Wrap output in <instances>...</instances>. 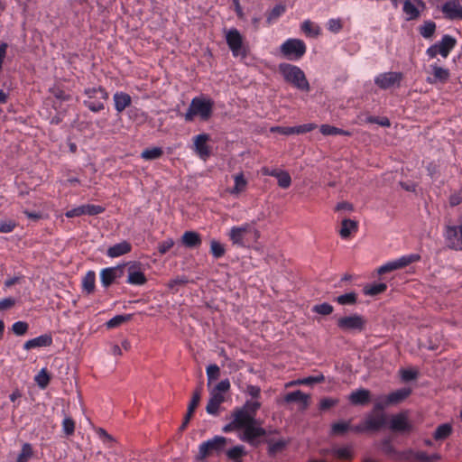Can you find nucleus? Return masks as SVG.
<instances>
[{
    "label": "nucleus",
    "mask_w": 462,
    "mask_h": 462,
    "mask_svg": "<svg viewBox=\"0 0 462 462\" xmlns=\"http://www.w3.org/2000/svg\"><path fill=\"white\" fill-rule=\"evenodd\" d=\"M364 420L367 432L379 431L386 425H388V429L391 431L400 434H410L415 430L407 411H401L392 415L388 423L387 415L383 412L369 413L365 417Z\"/></svg>",
    "instance_id": "nucleus-1"
},
{
    "label": "nucleus",
    "mask_w": 462,
    "mask_h": 462,
    "mask_svg": "<svg viewBox=\"0 0 462 462\" xmlns=\"http://www.w3.org/2000/svg\"><path fill=\"white\" fill-rule=\"evenodd\" d=\"M228 237L234 245L247 247L255 243L260 237V232L254 222H246L240 226H232Z\"/></svg>",
    "instance_id": "nucleus-2"
},
{
    "label": "nucleus",
    "mask_w": 462,
    "mask_h": 462,
    "mask_svg": "<svg viewBox=\"0 0 462 462\" xmlns=\"http://www.w3.org/2000/svg\"><path fill=\"white\" fill-rule=\"evenodd\" d=\"M278 70L283 79L295 88L304 92L310 90L306 75L300 67L291 63H281L278 66Z\"/></svg>",
    "instance_id": "nucleus-3"
},
{
    "label": "nucleus",
    "mask_w": 462,
    "mask_h": 462,
    "mask_svg": "<svg viewBox=\"0 0 462 462\" xmlns=\"http://www.w3.org/2000/svg\"><path fill=\"white\" fill-rule=\"evenodd\" d=\"M214 101L205 97H196L191 99L189 108L184 115L187 122L194 120L195 116H199L202 120H208L213 113Z\"/></svg>",
    "instance_id": "nucleus-4"
},
{
    "label": "nucleus",
    "mask_w": 462,
    "mask_h": 462,
    "mask_svg": "<svg viewBox=\"0 0 462 462\" xmlns=\"http://www.w3.org/2000/svg\"><path fill=\"white\" fill-rule=\"evenodd\" d=\"M84 94L88 99L83 101V105L94 113H98L105 108V101L108 99V93L103 87L87 88Z\"/></svg>",
    "instance_id": "nucleus-5"
},
{
    "label": "nucleus",
    "mask_w": 462,
    "mask_h": 462,
    "mask_svg": "<svg viewBox=\"0 0 462 462\" xmlns=\"http://www.w3.org/2000/svg\"><path fill=\"white\" fill-rule=\"evenodd\" d=\"M280 52L288 60L298 61L307 52L306 43L298 38H289L280 46Z\"/></svg>",
    "instance_id": "nucleus-6"
},
{
    "label": "nucleus",
    "mask_w": 462,
    "mask_h": 462,
    "mask_svg": "<svg viewBox=\"0 0 462 462\" xmlns=\"http://www.w3.org/2000/svg\"><path fill=\"white\" fill-rule=\"evenodd\" d=\"M457 45L455 37L449 34H444L440 41L430 45L425 51L430 60L435 59L438 55L446 59Z\"/></svg>",
    "instance_id": "nucleus-7"
},
{
    "label": "nucleus",
    "mask_w": 462,
    "mask_h": 462,
    "mask_svg": "<svg viewBox=\"0 0 462 462\" xmlns=\"http://www.w3.org/2000/svg\"><path fill=\"white\" fill-rule=\"evenodd\" d=\"M227 439L223 436H215L214 438L202 442L199 446L198 459H205L214 454L219 455L225 450Z\"/></svg>",
    "instance_id": "nucleus-8"
},
{
    "label": "nucleus",
    "mask_w": 462,
    "mask_h": 462,
    "mask_svg": "<svg viewBox=\"0 0 462 462\" xmlns=\"http://www.w3.org/2000/svg\"><path fill=\"white\" fill-rule=\"evenodd\" d=\"M420 260V255L418 254H405L398 259H395L393 261L388 262L384 263L383 265L380 266L377 270V273L379 274H384L398 269L404 268L411 263L419 262Z\"/></svg>",
    "instance_id": "nucleus-9"
},
{
    "label": "nucleus",
    "mask_w": 462,
    "mask_h": 462,
    "mask_svg": "<svg viewBox=\"0 0 462 462\" xmlns=\"http://www.w3.org/2000/svg\"><path fill=\"white\" fill-rule=\"evenodd\" d=\"M403 74L397 71L383 72L374 78V84L381 89L386 90L391 88L400 87Z\"/></svg>",
    "instance_id": "nucleus-10"
},
{
    "label": "nucleus",
    "mask_w": 462,
    "mask_h": 462,
    "mask_svg": "<svg viewBox=\"0 0 462 462\" xmlns=\"http://www.w3.org/2000/svg\"><path fill=\"white\" fill-rule=\"evenodd\" d=\"M366 320L358 314L342 317L337 319V325L343 331L361 332L365 329Z\"/></svg>",
    "instance_id": "nucleus-11"
},
{
    "label": "nucleus",
    "mask_w": 462,
    "mask_h": 462,
    "mask_svg": "<svg viewBox=\"0 0 462 462\" xmlns=\"http://www.w3.org/2000/svg\"><path fill=\"white\" fill-rule=\"evenodd\" d=\"M265 435L266 430L263 428L257 426L256 422H253L243 429V433L239 436V439L242 441L256 448L260 444L258 439L264 437Z\"/></svg>",
    "instance_id": "nucleus-12"
},
{
    "label": "nucleus",
    "mask_w": 462,
    "mask_h": 462,
    "mask_svg": "<svg viewBox=\"0 0 462 462\" xmlns=\"http://www.w3.org/2000/svg\"><path fill=\"white\" fill-rule=\"evenodd\" d=\"M226 41L233 56H245V51L243 50V37L237 29H230L226 34Z\"/></svg>",
    "instance_id": "nucleus-13"
},
{
    "label": "nucleus",
    "mask_w": 462,
    "mask_h": 462,
    "mask_svg": "<svg viewBox=\"0 0 462 462\" xmlns=\"http://www.w3.org/2000/svg\"><path fill=\"white\" fill-rule=\"evenodd\" d=\"M209 134H200L193 137V150L199 159L206 162L211 155V148L208 145Z\"/></svg>",
    "instance_id": "nucleus-14"
},
{
    "label": "nucleus",
    "mask_w": 462,
    "mask_h": 462,
    "mask_svg": "<svg viewBox=\"0 0 462 462\" xmlns=\"http://www.w3.org/2000/svg\"><path fill=\"white\" fill-rule=\"evenodd\" d=\"M445 236L450 248L462 250V226H447Z\"/></svg>",
    "instance_id": "nucleus-15"
},
{
    "label": "nucleus",
    "mask_w": 462,
    "mask_h": 462,
    "mask_svg": "<svg viewBox=\"0 0 462 462\" xmlns=\"http://www.w3.org/2000/svg\"><path fill=\"white\" fill-rule=\"evenodd\" d=\"M441 12L448 20H462V5L458 0H448L441 6Z\"/></svg>",
    "instance_id": "nucleus-16"
},
{
    "label": "nucleus",
    "mask_w": 462,
    "mask_h": 462,
    "mask_svg": "<svg viewBox=\"0 0 462 462\" xmlns=\"http://www.w3.org/2000/svg\"><path fill=\"white\" fill-rule=\"evenodd\" d=\"M123 266L107 267L100 272V281L105 288L109 287L117 278L123 275Z\"/></svg>",
    "instance_id": "nucleus-17"
},
{
    "label": "nucleus",
    "mask_w": 462,
    "mask_h": 462,
    "mask_svg": "<svg viewBox=\"0 0 462 462\" xmlns=\"http://www.w3.org/2000/svg\"><path fill=\"white\" fill-rule=\"evenodd\" d=\"M233 425L243 430L253 422H256L254 414L249 413L245 409H238L233 412Z\"/></svg>",
    "instance_id": "nucleus-18"
},
{
    "label": "nucleus",
    "mask_w": 462,
    "mask_h": 462,
    "mask_svg": "<svg viewBox=\"0 0 462 462\" xmlns=\"http://www.w3.org/2000/svg\"><path fill=\"white\" fill-rule=\"evenodd\" d=\"M430 69L431 70L432 78L429 77L427 79V81L429 83H446L448 80L450 73L448 69L442 68L439 66L437 63L430 64Z\"/></svg>",
    "instance_id": "nucleus-19"
},
{
    "label": "nucleus",
    "mask_w": 462,
    "mask_h": 462,
    "mask_svg": "<svg viewBox=\"0 0 462 462\" xmlns=\"http://www.w3.org/2000/svg\"><path fill=\"white\" fill-rule=\"evenodd\" d=\"M147 279L144 273L140 270V265L134 263L128 268L126 282L131 285L141 286L145 284Z\"/></svg>",
    "instance_id": "nucleus-20"
},
{
    "label": "nucleus",
    "mask_w": 462,
    "mask_h": 462,
    "mask_svg": "<svg viewBox=\"0 0 462 462\" xmlns=\"http://www.w3.org/2000/svg\"><path fill=\"white\" fill-rule=\"evenodd\" d=\"M53 339L51 334H43L37 337L27 340L23 344V349L30 350L38 347H46L51 346Z\"/></svg>",
    "instance_id": "nucleus-21"
},
{
    "label": "nucleus",
    "mask_w": 462,
    "mask_h": 462,
    "mask_svg": "<svg viewBox=\"0 0 462 462\" xmlns=\"http://www.w3.org/2000/svg\"><path fill=\"white\" fill-rule=\"evenodd\" d=\"M370 391L364 388L352 392L348 396V401L353 405H366L370 402Z\"/></svg>",
    "instance_id": "nucleus-22"
},
{
    "label": "nucleus",
    "mask_w": 462,
    "mask_h": 462,
    "mask_svg": "<svg viewBox=\"0 0 462 462\" xmlns=\"http://www.w3.org/2000/svg\"><path fill=\"white\" fill-rule=\"evenodd\" d=\"M132 245L128 241L124 240L108 247L106 250V255L110 258H116L129 254L132 251Z\"/></svg>",
    "instance_id": "nucleus-23"
},
{
    "label": "nucleus",
    "mask_w": 462,
    "mask_h": 462,
    "mask_svg": "<svg viewBox=\"0 0 462 462\" xmlns=\"http://www.w3.org/2000/svg\"><path fill=\"white\" fill-rule=\"evenodd\" d=\"M115 109L117 113H122L126 107L132 104V97L129 94L117 91L113 96Z\"/></svg>",
    "instance_id": "nucleus-24"
},
{
    "label": "nucleus",
    "mask_w": 462,
    "mask_h": 462,
    "mask_svg": "<svg viewBox=\"0 0 462 462\" xmlns=\"http://www.w3.org/2000/svg\"><path fill=\"white\" fill-rule=\"evenodd\" d=\"M247 455V451L243 445L234 446L226 450V456L231 462H244V457Z\"/></svg>",
    "instance_id": "nucleus-25"
},
{
    "label": "nucleus",
    "mask_w": 462,
    "mask_h": 462,
    "mask_svg": "<svg viewBox=\"0 0 462 462\" xmlns=\"http://www.w3.org/2000/svg\"><path fill=\"white\" fill-rule=\"evenodd\" d=\"M200 235L195 231H186L181 236V243L188 248H196L201 245Z\"/></svg>",
    "instance_id": "nucleus-26"
},
{
    "label": "nucleus",
    "mask_w": 462,
    "mask_h": 462,
    "mask_svg": "<svg viewBox=\"0 0 462 462\" xmlns=\"http://www.w3.org/2000/svg\"><path fill=\"white\" fill-rule=\"evenodd\" d=\"M411 394V389L408 387L398 389L394 392L390 393L387 394L388 402H390L391 405L398 404L403 402L405 399H407Z\"/></svg>",
    "instance_id": "nucleus-27"
},
{
    "label": "nucleus",
    "mask_w": 462,
    "mask_h": 462,
    "mask_svg": "<svg viewBox=\"0 0 462 462\" xmlns=\"http://www.w3.org/2000/svg\"><path fill=\"white\" fill-rule=\"evenodd\" d=\"M300 29L307 37L310 38H317L321 33L320 27L310 20H305L301 23Z\"/></svg>",
    "instance_id": "nucleus-28"
},
{
    "label": "nucleus",
    "mask_w": 462,
    "mask_h": 462,
    "mask_svg": "<svg viewBox=\"0 0 462 462\" xmlns=\"http://www.w3.org/2000/svg\"><path fill=\"white\" fill-rule=\"evenodd\" d=\"M286 12V6L282 4L274 5L271 10L266 13V23L271 25L278 21Z\"/></svg>",
    "instance_id": "nucleus-29"
},
{
    "label": "nucleus",
    "mask_w": 462,
    "mask_h": 462,
    "mask_svg": "<svg viewBox=\"0 0 462 462\" xmlns=\"http://www.w3.org/2000/svg\"><path fill=\"white\" fill-rule=\"evenodd\" d=\"M402 11L407 21L417 20L420 16V11L411 0L403 1Z\"/></svg>",
    "instance_id": "nucleus-30"
},
{
    "label": "nucleus",
    "mask_w": 462,
    "mask_h": 462,
    "mask_svg": "<svg viewBox=\"0 0 462 462\" xmlns=\"http://www.w3.org/2000/svg\"><path fill=\"white\" fill-rule=\"evenodd\" d=\"M310 396L305 394L300 390L291 392L287 393L284 396V401L288 403L290 402H300L303 404L304 408L307 407Z\"/></svg>",
    "instance_id": "nucleus-31"
},
{
    "label": "nucleus",
    "mask_w": 462,
    "mask_h": 462,
    "mask_svg": "<svg viewBox=\"0 0 462 462\" xmlns=\"http://www.w3.org/2000/svg\"><path fill=\"white\" fill-rule=\"evenodd\" d=\"M436 30H437V24L435 22H433L431 20L425 21L418 28L419 33L424 39H431L434 36Z\"/></svg>",
    "instance_id": "nucleus-32"
},
{
    "label": "nucleus",
    "mask_w": 462,
    "mask_h": 462,
    "mask_svg": "<svg viewBox=\"0 0 462 462\" xmlns=\"http://www.w3.org/2000/svg\"><path fill=\"white\" fill-rule=\"evenodd\" d=\"M95 284H96V273L94 271H88L82 279L83 290L87 293L90 294L95 290Z\"/></svg>",
    "instance_id": "nucleus-33"
},
{
    "label": "nucleus",
    "mask_w": 462,
    "mask_h": 462,
    "mask_svg": "<svg viewBox=\"0 0 462 462\" xmlns=\"http://www.w3.org/2000/svg\"><path fill=\"white\" fill-rule=\"evenodd\" d=\"M320 133L323 135H345V136H350L351 133L349 131L337 128L333 125H322L319 128Z\"/></svg>",
    "instance_id": "nucleus-34"
},
{
    "label": "nucleus",
    "mask_w": 462,
    "mask_h": 462,
    "mask_svg": "<svg viewBox=\"0 0 462 462\" xmlns=\"http://www.w3.org/2000/svg\"><path fill=\"white\" fill-rule=\"evenodd\" d=\"M452 433V426L449 423H443L436 429L433 438L435 440H443Z\"/></svg>",
    "instance_id": "nucleus-35"
},
{
    "label": "nucleus",
    "mask_w": 462,
    "mask_h": 462,
    "mask_svg": "<svg viewBox=\"0 0 462 462\" xmlns=\"http://www.w3.org/2000/svg\"><path fill=\"white\" fill-rule=\"evenodd\" d=\"M357 230V224L351 219H344L341 223L339 234L342 238H347L353 231Z\"/></svg>",
    "instance_id": "nucleus-36"
},
{
    "label": "nucleus",
    "mask_w": 462,
    "mask_h": 462,
    "mask_svg": "<svg viewBox=\"0 0 462 462\" xmlns=\"http://www.w3.org/2000/svg\"><path fill=\"white\" fill-rule=\"evenodd\" d=\"M235 186L230 190V193L233 195H238L243 192L246 186L247 180H245L244 174L241 172L234 176Z\"/></svg>",
    "instance_id": "nucleus-37"
},
{
    "label": "nucleus",
    "mask_w": 462,
    "mask_h": 462,
    "mask_svg": "<svg viewBox=\"0 0 462 462\" xmlns=\"http://www.w3.org/2000/svg\"><path fill=\"white\" fill-rule=\"evenodd\" d=\"M380 448L382 452L390 457H395L399 455L396 448L392 444V439L390 438H384L380 442Z\"/></svg>",
    "instance_id": "nucleus-38"
},
{
    "label": "nucleus",
    "mask_w": 462,
    "mask_h": 462,
    "mask_svg": "<svg viewBox=\"0 0 462 462\" xmlns=\"http://www.w3.org/2000/svg\"><path fill=\"white\" fill-rule=\"evenodd\" d=\"M332 454L343 461H351L354 458V453L349 447L333 448Z\"/></svg>",
    "instance_id": "nucleus-39"
},
{
    "label": "nucleus",
    "mask_w": 462,
    "mask_h": 462,
    "mask_svg": "<svg viewBox=\"0 0 462 462\" xmlns=\"http://www.w3.org/2000/svg\"><path fill=\"white\" fill-rule=\"evenodd\" d=\"M33 457L32 446L30 443H23L15 462H28Z\"/></svg>",
    "instance_id": "nucleus-40"
},
{
    "label": "nucleus",
    "mask_w": 462,
    "mask_h": 462,
    "mask_svg": "<svg viewBox=\"0 0 462 462\" xmlns=\"http://www.w3.org/2000/svg\"><path fill=\"white\" fill-rule=\"evenodd\" d=\"M98 439L103 442L105 446L107 448H112L113 444L116 442L114 437L110 435L106 430L103 428H95L94 429Z\"/></svg>",
    "instance_id": "nucleus-41"
},
{
    "label": "nucleus",
    "mask_w": 462,
    "mask_h": 462,
    "mask_svg": "<svg viewBox=\"0 0 462 462\" xmlns=\"http://www.w3.org/2000/svg\"><path fill=\"white\" fill-rule=\"evenodd\" d=\"M163 154V151L161 147H152L143 150L141 153V157L145 161H152L159 159Z\"/></svg>",
    "instance_id": "nucleus-42"
},
{
    "label": "nucleus",
    "mask_w": 462,
    "mask_h": 462,
    "mask_svg": "<svg viewBox=\"0 0 462 462\" xmlns=\"http://www.w3.org/2000/svg\"><path fill=\"white\" fill-rule=\"evenodd\" d=\"M387 289V286L385 283L380 282V283H374L371 285H367L364 288V293L368 296H375L378 295L383 291H385Z\"/></svg>",
    "instance_id": "nucleus-43"
},
{
    "label": "nucleus",
    "mask_w": 462,
    "mask_h": 462,
    "mask_svg": "<svg viewBox=\"0 0 462 462\" xmlns=\"http://www.w3.org/2000/svg\"><path fill=\"white\" fill-rule=\"evenodd\" d=\"M34 381L41 389H45L50 383L51 377L46 368H42L34 377Z\"/></svg>",
    "instance_id": "nucleus-44"
},
{
    "label": "nucleus",
    "mask_w": 462,
    "mask_h": 462,
    "mask_svg": "<svg viewBox=\"0 0 462 462\" xmlns=\"http://www.w3.org/2000/svg\"><path fill=\"white\" fill-rule=\"evenodd\" d=\"M225 253L226 249L223 244L215 239L210 242V254L214 258L219 259L224 256Z\"/></svg>",
    "instance_id": "nucleus-45"
},
{
    "label": "nucleus",
    "mask_w": 462,
    "mask_h": 462,
    "mask_svg": "<svg viewBox=\"0 0 462 462\" xmlns=\"http://www.w3.org/2000/svg\"><path fill=\"white\" fill-rule=\"evenodd\" d=\"M350 430V420L338 421L331 425L332 435H344Z\"/></svg>",
    "instance_id": "nucleus-46"
},
{
    "label": "nucleus",
    "mask_w": 462,
    "mask_h": 462,
    "mask_svg": "<svg viewBox=\"0 0 462 462\" xmlns=\"http://www.w3.org/2000/svg\"><path fill=\"white\" fill-rule=\"evenodd\" d=\"M414 458L418 462H436L440 459L439 454L429 455L425 451H417L414 453Z\"/></svg>",
    "instance_id": "nucleus-47"
},
{
    "label": "nucleus",
    "mask_w": 462,
    "mask_h": 462,
    "mask_svg": "<svg viewBox=\"0 0 462 462\" xmlns=\"http://www.w3.org/2000/svg\"><path fill=\"white\" fill-rule=\"evenodd\" d=\"M357 300V295L355 292H348L337 297L336 301L340 305H353Z\"/></svg>",
    "instance_id": "nucleus-48"
},
{
    "label": "nucleus",
    "mask_w": 462,
    "mask_h": 462,
    "mask_svg": "<svg viewBox=\"0 0 462 462\" xmlns=\"http://www.w3.org/2000/svg\"><path fill=\"white\" fill-rule=\"evenodd\" d=\"M276 179L278 180L279 187L282 189H288L291 184V178L290 174L285 171L280 170Z\"/></svg>",
    "instance_id": "nucleus-49"
},
{
    "label": "nucleus",
    "mask_w": 462,
    "mask_h": 462,
    "mask_svg": "<svg viewBox=\"0 0 462 462\" xmlns=\"http://www.w3.org/2000/svg\"><path fill=\"white\" fill-rule=\"evenodd\" d=\"M62 430L66 436H71L75 432V421L70 417H65L62 420Z\"/></svg>",
    "instance_id": "nucleus-50"
},
{
    "label": "nucleus",
    "mask_w": 462,
    "mask_h": 462,
    "mask_svg": "<svg viewBox=\"0 0 462 462\" xmlns=\"http://www.w3.org/2000/svg\"><path fill=\"white\" fill-rule=\"evenodd\" d=\"M390 402H388V398L386 395L380 396L374 404L373 411L376 413H381L383 411L385 408L390 406Z\"/></svg>",
    "instance_id": "nucleus-51"
},
{
    "label": "nucleus",
    "mask_w": 462,
    "mask_h": 462,
    "mask_svg": "<svg viewBox=\"0 0 462 462\" xmlns=\"http://www.w3.org/2000/svg\"><path fill=\"white\" fill-rule=\"evenodd\" d=\"M201 392H202V388L200 386L198 387L194 391L192 398H191V400H190V402L189 403V406H188V410H189V411H194L195 412V410L197 409V407L199 406V402H200Z\"/></svg>",
    "instance_id": "nucleus-52"
},
{
    "label": "nucleus",
    "mask_w": 462,
    "mask_h": 462,
    "mask_svg": "<svg viewBox=\"0 0 462 462\" xmlns=\"http://www.w3.org/2000/svg\"><path fill=\"white\" fill-rule=\"evenodd\" d=\"M325 381V376L323 374H319L315 376H308L302 379H300L297 383L304 384V385H313L315 383H320Z\"/></svg>",
    "instance_id": "nucleus-53"
},
{
    "label": "nucleus",
    "mask_w": 462,
    "mask_h": 462,
    "mask_svg": "<svg viewBox=\"0 0 462 462\" xmlns=\"http://www.w3.org/2000/svg\"><path fill=\"white\" fill-rule=\"evenodd\" d=\"M130 319L129 315H116L106 322L108 328H114Z\"/></svg>",
    "instance_id": "nucleus-54"
},
{
    "label": "nucleus",
    "mask_w": 462,
    "mask_h": 462,
    "mask_svg": "<svg viewBox=\"0 0 462 462\" xmlns=\"http://www.w3.org/2000/svg\"><path fill=\"white\" fill-rule=\"evenodd\" d=\"M365 122L369 123V124H377L383 127L391 126V122H390L389 118L386 116L379 117V116H369L366 117Z\"/></svg>",
    "instance_id": "nucleus-55"
},
{
    "label": "nucleus",
    "mask_w": 462,
    "mask_h": 462,
    "mask_svg": "<svg viewBox=\"0 0 462 462\" xmlns=\"http://www.w3.org/2000/svg\"><path fill=\"white\" fill-rule=\"evenodd\" d=\"M286 447V442L284 440H278L275 442H270L268 447V454L270 456H274L278 452H281Z\"/></svg>",
    "instance_id": "nucleus-56"
},
{
    "label": "nucleus",
    "mask_w": 462,
    "mask_h": 462,
    "mask_svg": "<svg viewBox=\"0 0 462 462\" xmlns=\"http://www.w3.org/2000/svg\"><path fill=\"white\" fill-rule=\"evenodd\" d=\"M17 224L12 219H1L0 220V233H11L14 230Z\"/></svg>",
    "instance_id": "nucleus-57"
},
{
    "label": "nucleus",
    "mask_w": 462,
    "mask_h": 462,
    "mask_svg": "<svg viewBox=\"0 0 462 462\" xmlns=\"http://www.w3.org/2000/svg\"><path fill=\"white\" fill-rule=\"evenodd\" d=\"M85 215L97 216L105 211V208L100 205L86 204L84 205Z\"/></svg>",
    "instance_id": "nucleus-58"
},
{
    "label": "nucleus",
    "mask_w": 462,
    "mask_h": 462,
    "mask_svg": "<svg viewBox=\"0 0 462 462\" xmlns=\"http://www.w3.org/2000/svg\"><path fill=\"white\" fill-rule=\"evenodd\" d=\"M29 328V325L24 321H16L12 326V331L17 336L24 335Z\"/></svg>",
    "instance_id": "nucleus-59"
},
{
    "label": "nucleus",
    "mask_w": 462,
    "mask_h": 462,
    "mask_svg": "<svg viewBox=\"0 0 462 462\" xmlns=\"http://www.w3.org/2000/svg\"><path fill=\"white\" fill-rule=\"evenodd\" d=\"M333 306L329 303H321L313 307V311L320 315H329L333 311Z\"/></svg>",
    "instance_id": "nucleus-60"
},
{
    "label": "nucleus",
    "mask_w": 462,
    "mask_h": 462,
    "mask_svg": "<svg viewBox=\"0 0 462 462\" xmlns=\"http://www.w3.org/2000/svg\"><path fill=\"white\" fill-rule=\"evenodd\" d=\"M220 373V369L217 365H209L207 367V376L208 384L218 378Z\"/></svg>",
    "instance_id": "nucleus-61"
},
{
    "label": "nucleus",
    "mask_w": 462,
    "mask_h": 462,
    "mask_svg": "<svg viewBox=\"0 0 462 462\" xmlns=\"http://www.w3.org/2000/svg\"><path fill=\"white\" fill-rule=\"evenodd\" d=\"M402 380L404 382L415 380L418 377V372L411 369H402L400 371Z\"/></svg>",
    "instance_id": "nucleus-62"
},
{
    "label": "nucleus",
    "mask_w": 462,
    "mask_h": 462,
    "mask_svg": "<svg viewBox=\"0 0 462 462\" xmlns=\"http://www.w3.org/2000/svg\"><path fill=\"white\" fill-rule=\"evenodd\" d=\"M338 403L337 399H332V398H323L319 402V409L321 411H327L330 409L331 407L337 405Z\"/></svg>",
    "instance_id": "nucleus-63"
},
{
    "label": "nucleus",
    "mask_w": 462,
    "mask_h": 462,
    "mask_svg": "<svg viewBox=\"0 0 462 462\" xmlns=\"http://www.w3.org/2000/svg\"><path fill=\"white\" fill-rule=\"evenodd\" d=\"M51 92L59 100L68 101L70 99V96L60 88H53Z\"/></svg>",
    "instance_id": "nucleus-64"
}]
</instances>
